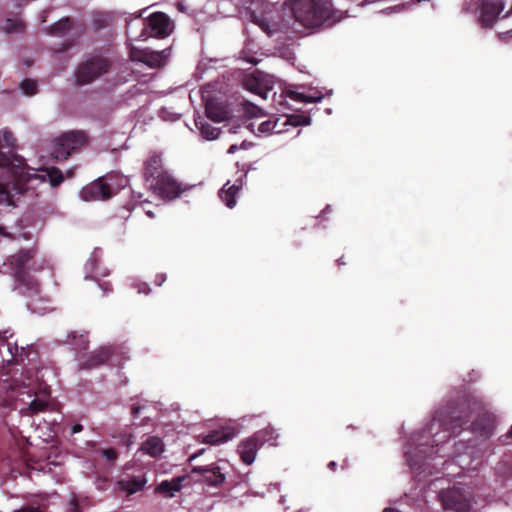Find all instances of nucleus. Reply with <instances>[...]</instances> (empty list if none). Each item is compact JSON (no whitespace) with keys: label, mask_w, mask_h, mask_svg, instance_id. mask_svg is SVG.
<instances>
[{"label":"nucleus","mask_w":512,"mask_h":512,"mask_svg":"<svg viewBox=\"0 0 512 512\" xmlns=\"http://www.w3.org/2000/svg\"><path fill=\"white\" fill-rule=\"evenodd\" d=\"M296 22L306 28L318 27L332 18V7L324 0H289Z\"/></svg>","instance_id":"3"},{"label":"nucleus","mask_w":512,"mask_h":512,"mask_svg":"<svg viewBox=\"0 0 512 512\" xmlns=\"http://www.w3.org/2000/svg\"><path fill=\"white\" fill-rule=\"evenodd\" d=\"M86 143L87 135L83 131L63 133L52 142L51 155L58 161L66 160Z\"/></svg>","instance_id":"5"},{"label":"nucleus","mask_w":512,"mask_h":512,"mask_svg":"<svg viewBox=\"0 0 512 512\" xmlns=\"http://www.w3.org/2000/svg\"><path fill=\"white\" fill-rule=\"evenodd\" d=\"M46 177L52 187L59 186L64 181V175L62 171L57 167L47 168L45 170Z\"/></svg>","instance_id":"27"},{"label":"nucleus","mask_w":512,"mask_h":512,"mask_svg":"<svg viewBox=\"0 0 512 512\" xmlns=\"http://www.w3.org/2000/svg\"><path fill=\"white\" fill-rule=\"evenodd\" d=\"M235 436V432L230 428H222L219 430L210 431L204 436L203 442L211 445H218L225 443Z\"/></svg>","instance_id":"18"},{"label":"nucleus","mask_w":512,"mask_h":512,"mask_svg":"<svg viewBox=\"0 0 512 512\" xmlns=\"http://www.w3.org/2000/svg\"><path fill=\"white\" fill-rule=\"evenodd\" d=\"M337 264H338V266L346 264V261L344 260L343 256L337 259Z\"/></svg>","instance_id":"50"},{"label":"nucleus","mask_w":512,"mask_h":512,"mask_svg":"<svg viewBox=\"0 0 512 512\" xmlns=\"http://www.w3.org/2000/svg\"><path fill=\"white\" fill-rule=\"evenodd\" d=\"M0 197L6 198V199L9 197V193H8L6 187H4L3 185H0Z\"/></svg>","instance_id":"42"},{"label":"nucleus","mask_w":512,"mask_h":512,"mask_svg":"<svg viewBox=\"0 0 512 512\" xmlns=\"http://www.w3.org/2000/svg\"><path fill=\"white\" fill-rule=\"evenodd\" d=\"M252 109L255 111V112L252 113L253 117L258 116V112H261V109L256 107V106H252Z\"/></svg>","instance_id":"49"},{"label":"nucleus","mask_w":512,"mask_h":512,"mask_svg":"<svg viewBox=\"0 0 512 512\" xmlns=\"http://www.w3.org/2000/svg\"><path fill=\"white\" fill-rule=\"evenodd\" d=\"M112 66V61L102 55H90L80 62L75 70V83L84 86L93 83L107 74Z\"/></svg>","instance_id":"4"},{"label":"nucleus","mask_w":512,"mask_h":512,"mask_svg":"<svg viewBox=\"0 0 512 512\" xmlns=\"http://www.w3.org/2000/svg\"><path fill=\"white\" fill-rule=\"evenodd\" d=\"M72 45H73L72 42H66L63 44V47L58 50V52H64V51L68 50Z\"/></svg>","instance_id":"46"},{"label":"nucleus","mask_w":512,"mask_h":512,"mask_svg":"<svg viewBox=\"0 0 512 512\" xmlns=\"http://www.w3.org/2000/svg\"><path fill=\"white\" fill-rule=\"evenodd\" d=\"M441 501L445 509L456 512H466L469 509V501L460 489L452 488L443 491Z\"/></svg>","instance_id":"12"},{"label":"nucleus","mask_w":512,"mask_h":512,"mask_svg":"<svg viewBox=\"0 0 512 512\" xmlns=\"http://www.w3.org/2000/svg\"><path fill=\"white\" fill-rule=\"evenodd\" d=\"M205 113L208 119L217 123L226 121L230 117V111L226 105L213 98L206 101Z\"/></svg>","instance_id":"15"},{"label":"nucleus","mask_w":512,"mask_h":512,"mask_svg":"<svg viewBox=\"0 0 512 512\" xmlns=\"http://www.w3.org/2000/svg\"><path fill=\"white\" fill-rule=\"evenodd\" d=\"M203 451H204V450L202 449V450H200L198 453L193 454L192 456H190L189 460H190V461H192L193 459H195L196 457H198L200 454H202V453H203Z\"/></svg>","instance_id":"51"},{"label":"nucleus","mask_w":512,"mask_h":512,"mask_svg":"<svg viewBox=\"0 0 512 512\" xmlns=\"http://www.w3.org/2000/svg\"><path fill=\"white\" fill-rule=\"evenodd\" d=\"M258 25L268 36H273L278 32H284L287 29V26L282 22L274 21L268 18L261 19L258 22Z\"/></svg>","instance_id":"23"},{"label":"nucleus","mask_w":512,"mask_h":512,"mask_svg":"<svg viewBox=\"0 0 512 512\" xmlns=\"http://www.w3.org/2000/svg\"><path fill=\"white\" fill-rule=\"evenodd\" d=\"M294 117H291V118H287L283 123H281V126L278 124L276 126V129H282V126L288 124V122H290Z\"/></svg>","instance_id":"47"},{"label":"nucleus","mask_w":512,"mask_h":512,"mask_svg":"<svg viewBox=\"0 0 512 512\" xmlns=\"http://www.w3.org/2000/svg\"><path fill=\"white\" fill-rule=\"evenodd\" d=\"M256 82H257V81H256V79H255V78H250V79H247V80H246L245 85H246V87H247L249 90L254 91V92H256L257 94H259V95H261V96H262V93L256 89V86H257V83H256ZM263 97H265V96L263 95Z\"/></svg>","instance_id":"36"},{"label":"nucleus","mask_w":512,"mask_h":512,"mask_svg":"<svg viewBox=\"0 0 512 512\" xmlns=\"http://www.w3.org/2000/svg\"><path fill=\"white\" fill-rule=\"evenodd\" d=\"M280 119L276 120H266L259 124L258 131L262 134H279L282 132V129H276V126L278 125V122Z\"/></svg>","instance_id":"28"},{"label":"nucleus","mask_w":512,"mask_h":512,"mask_svg":"<svg viewBox=\"0 0 512 512\" xmlns=\"http://www.w3.org/2000/svg\"><path fill=\"white\" fill-rule=\"evenodd\" d=\"M139 292L140 293H144V294H148L150 292V288L148 287L147 284L143 283V284H140L139 285Z\"/></svg>","instance_id":"41"},{"label":"nucleus","mask_w":512,"mask_h":512,"mask_svg":"<svg viewBox=\"0 0 512 512\" xmlns=\"http://www.w3.org/2000/svg\"><path fill=\"white\" fill-rule=\"evenodd\" d=\"M23 28H24V25L21 21H17V20L14 21L12 19H7L5 26H4V29L9 33L22 31Z\"/></svg>","instance_id":"32"},{"label":"nucleus","mask_w":512,"mask_h":512,"mask_svg":"<svg viewBox=\"0 0 512 512\" xmlns=\"http://www.w3.org/2000/svg\"><path fill=\"white\" fill-rule=\"evenodd\" d=\"M126 359L122 347L119 345H104L88 355L85 361L79 364L80 369H93L111 361L113 365H120Z\"/></svg>","instance_id":"6"},{"label":"nucleus","mask_w":512,"mask_h":512,"mask_svg":"<svg viewBox=\"0 0 512 512\" xmlns=\"http://www.w3.org/2000/svg\"><path fill=\"white\" fill-rule=\"evenodd\" d=\"M195 125L200 130L201 135L207 140H214L220 134V129L212 126L203 117L195 119Z\"/></svg>","instance_id":"22"},{"label":"nucleus","mask_w":512,"mask_h":512,"mask_svg":"<svg viewBox=\"0 0 512 512\" xmlns=\"http://www.w3.org/2000/svg\"><path fill=\"white\" fill-rule=\"evenodd\" d=\"M48 407V400L44 398H34L29 404L31 413H38L45 411Z\"/></svg>","instance_id":"30"},{"label":"nucleus","mask_w":512,"mask_h":512,"mask_svg":"<svg viewBox=\"0 0 512 512\" xmlns=\"http://www.w3.org/2000/svg\"><path fill=\"white\" fill-rule=\"evenodd\" d=\"M14 512H44V509L40 505H25L22 508L15 510Z\"/></svg>","instance_id":"35"},{"label":"nucleus","mask_w":512,"mask_h":512,"mask_svg":"<svg viewBox=\"0 0 512 512\" xmlns=\"http://www.w3.org/2000/svg\"><path fill=\"white\" fill-rule=\"evenodd\" d=\"M149 189L163 200H173L185 192L188 187L178 182L169 172L151 184Z\"/></svg>","instance_id":"7"},{"label":"nucleus","mask_w":512,"mask_h":512,"mask_svg":"<svg viewBox=\"0 0 512 512\" xmlns=\"http://www.w3.org/2000/svg\"><path fill=\"white\" fill-rule=\"evenodd\" d=\"M36 249H20L18 252L7 258L6 264L20 288H24L23 293L27 296H34L40 293L39 282L30 275L29 270L40 271L42 265L37 266L35 261Z\"/></svg>","instance_id":"2"},{"label":"nucleus","mask_w":512,"mask_h":512,"mask_svg":"<svg viewBox=\"0 0 512 512\" xmlns=\"http://www.w3.org/2000/svg\"><path fill=\"white\" fill-rule=\"evenodd\" d=\"M168 54L163 51H148L145 54V62L151 68H158L165 64Z\"/></svg>","instance_id":"24"},{"label":"nucleus","mask_w":512,"mask_h":512,"mask_svg":"<svg viewBox=\"0 0 512 512\" xmlns=\"http://www.w3.org/2000/svg\"><path fill=\"white\" fill-rule=\"evenodd\" d=\"M255 434H262L259 437L260 439H258L262 443V445L264 443H270L271 445H275V442L279 436L276 430L271 426L261 429L257 431Z\"/></svg>","instance_id":"26"},{"label":"nucleus","mask_w":512,"mask_h":512,"mask_svg":"<svg viewBox=\"0 0 512 512\" xmlns=\"http://www.w3.org/2000/svg\"><path fill=\"white\" fill-rule=\"evenodd\" d=\"M68 338L71 339V345L76 351H85L89 347V339L87 334H77L76 332H71L68 335Z\"/></svg>","instance_id":"25"},{"label":"nucleus","mask_w":512,"mask_h":512,"mask_svg":"<svg viewBox=\"0 0 512 512\" xmlns=\"http://www.w3.org/2000/svg\"><path fill=\"white\" fill-rule=\"evenodd\" d=\"M43 304L42 300H38L35 303L28 304V308L32 311V313L43 315L44 313L50 311L51 309L47 305H40Z\"/></svg>","instance_id":"33"},{"label":"nucleus","mask_w":512,"mask_h":512,"mask_svg":"<svg viewBox=\"0 0 512 512\" xmlns=\"http://www.w3.org/2000/svg\"><path fill=\"white\" fill-rule=\"evenodd\" d=\"M290 98L293 99V100H296V101H300V102H305V103H315V102H318L322 99L321 96L319 97H312V96H308L304 93H299V92H295V91H292L290 92Z\"/></svg>","instance_id":"31"},{"label":"nucleus","mask_w":512,"mask_h":512,"mask_svg":"<svg viewBox=\"0 0 512 512\" xmlns=\"http://www.w3.org/2000/svg\"><path fill=\"white\" fill-rule=\"evenodd\" d=\"M140 450L145 454L156 458L163 453L164 444L160 438L151 436L141 444Z\"/></svg>","instance_id":"20"},{"label":"nucleus","mask_w":512,"mask_h":512,"mask_svg":"<svg viewBox=\"0 0 512 512\" xmlns=\"http://www.w3.org/2000/svg\"><path fill=\"white\" fill-rule=\"evenodd\" d=\"M143 171L144 179L149 187L168 172L163 167L161 155L157 153H153L146 159L143 165Z\"/></svg>","instance_id":"11"},{"label":"nucleus","mask_w":512,"mask_h":512,"mask_svg":"<svg viewBox=\"0 0 512 512\" xmlns=\"http://www.w3.org/2000/svg\"><path fill=\"white\" fill-rule=\"evenodd\" d=\"M304 119L303 122H300V121H297V122H293V125L296 126V125H299L301 123H305V124H308V120H306V118L302 117Z\"/></svg>","instance_id":"53"},{"label":"nucleus","mask_w":512,"mask_h":512,"mask_svg":"<svg viewBox=\"0 0 512 512\" xmlns=\"http://www.w3.org/2000/svg\"><path fill=\"white\" fill-rule=\"evenodd\" d=\"M27 387L25 385H22L21 387H19L18 391H17V394L20 395V394H23L24 391H22V389H26Z\"/></svg>","instance_id":"55"},{"label":"nucleus","mask_w":512,"mask_h":512,"mask_svg":"<svg viewBox=\"0 0 512 512\" xmlns=\"http://www.w3.org/2000/svg\"><path fill=\"white\" fill-rule=\"evenodd\" d=\"M224 467L218 463H211L203 466H194L191 469L192 474H198L200 483L212 487H220L226 480V475L223 472Z\"/></svg>","instance_id":"8"},{"label":"nucleus","mask_w":512,"mask_h":512,"mask_svg":"<svg viewBox=\"0 0 512 512\" xmlns=\"http://www.w3.org/2000/svg\"><path fill=\"white\" fill-rule=\"evenodd\" d=\"M479 22L483 28H491L504 9L501 0H479Z\"/></svg>","instance_id":"10"},{"label":"nucleus","mask_w":512,"mask_h":512,"mask_svg":"<svg viewBox=\"0 0 512 512\" xmlns=\"http://www.w3.org/2000/svg\"><path fill=\"white\" fill-rule=\"evenodd\" d=\"M82 429H83V426H82L81 424H75V425H73V426H72V428H71V433H72V434L79 433V432H81V431H82Z\"/></svg>","instance_id":"43"},{"label":"nucleus","mask_w":512,"mask_h":512,"mask_svg":"<svg viewBox=\"0 0 512 512\" xmlns=\"http://www.w3.org/2000/svg\"><path fill=\"white\" fill-rule=\"evenodd\" d=\"M99 286L104 290V293L112 291V286L109 282H104L102 284H99Z\"/></svg>","instance_id":"40"},{"label":"nucleus","mask_w":512,"mask_h":512,"mask_svg":"<svg viewBox=\"0 0 512 512\" xmlns=\"http://www.w3.org/2000/svg\"><path fill=\"white\" fill-rule=\"evenodd\" d=\"M148 25L159 38L167 37L170 33V19L163 12L152 13L148 18Z\"/></svg>","instance_id":"14"},{"label":"nucleus","mask_w":512,"mask_h":512,"mask_svg":"<svg viewBox=\"0 0 512 512\" xmlns=\"http://www.w3.org/2000/svg\"><path fill=\"white\" fill-rule=\"evenodd\" d=\"M142 409H143V407L140 405H136V404L132 405L131 413H132L133 417H137L140 414Z\"/></svg>","instance_id":"39"},{"label":"nucleus","mask_w":512,"mask_h":512,"mask_svg":"<svg viewBox=\"0 0 512 512\" xmlns=\"http://www.w3.org/2000/svg\"><path fill=\"white\" fill-rule=\"evenodd\" d=\"M383 512H400V511L395 508H385Z\"/></svg>","instance_id":"52"},{"label":"nucleus","mask_w":512,"mask_h":512,"mask_svg":"<svg viewBox=\"0 0 512 512\" xmlns=\"http://www.w3.org/2000/svg\"><path fill=\"white\" fill-rule=\"evenodd\" d=\"M261 435L253 434L239 444L238 453L245 464L251 465L254 462L257 451L262 446V443L258 440Z\"/></svg>","instance_id":"13"},{"label":"nucleus","mask_w":512,"mask_h":512,"mask_svg":"<svg viewBox=\"0 0 512 512\" xmlns=\"http://www.w3.org/2000/svg\"><path fill=\"white\" fill-rule=\"evenodd\" d=\"M70 506H71V511L72 512H81L80 511V507H79V503H78V499L76 496H73L71 501H70Z\"/></svg>","instance_id":"38"},{"label":"nucleus","mask_w":512,"mask_h":512,"mask_svg":"<svg viewBox=\"0 0 512 512\" xmlns=\"http://www.w3.org/2000/svg\"><path fill=\"white\" fill-rule=\"evenodd\" d=\"M117 484L120 490L127 492L128 495H132L144 488L146 479L144 476H127L120 479Z\"/></svg>","instance_id":"17"},{"label":"nucleus","mask_w":512,"mask_h":512,"mask_svg":"<svg viewBox=\"0 0 512 512\" xmlns=\"http://www.w3.org/2000/svg\"><path fill=\"white\" fill-rule=\"evenodd\" d=\"M101 455L109 462L113 463L116 461L118 454L113 448H106L101 450Z\"/></svg>","instance_id":"34"},{"label":"nucleus","mask_w":512,"mask_h":512,"mask_svg":"<svg viewBox=\"0 0 512 512\" xmlns=\"http://www.w3.org/2000/svg\"><path fill=\"white\" fill-rule=\"evenodd\" d=\"M20 88L27 96H33L37 93V82L33 79H24L20 83Z\"/></svg>","instance_id":"29"},{"label":"nucleus","mask_w":512,"mask_h":512,"mask_svg":"<svg viewBox=\"0 0 512 512\" xmlns=\"http://www.w3.org/2000/svg\"><path fill=\"white\" fill-rule=\"evenodd\" d=\"M188 479V476H177L171 480H164L155 488V492L164 494L167 497H173L175 492H178L183 487V482Z\"/></svg>","instance_id":"16"},{"label":"nucleus","mask_w":512,"mask_h":512,"mask_svg":"<svg viewBox=\"0 0 512 512\" xmlns=\"http://www.w3.org/2000/svg\"><path fill=\"white\" fill-rule=\"evenodd\" d=\"M74 27V21L70 17H64L51 25L48 29V34L53 36H65Z\"/></svg>","instance_id":"21"},{"label":"nucleus","mask_w":512,"mask_h":512,"mask_svg":"<svg viewBox=\"0 0 512 512\" xmlns=\"http://www.w3.org/2000/svg\"><path fill=\"white\" fill-rule=\"evenodd\" d=\"M242 188L241 182L234 183L229 186L227 182L224 187L219 191V197L226 204L227 207L233 208L236 205V196Z\"/></svg>","instance_id":"19"},{"label":"nucleus","mask_w":512,"mask_h":512,"mask_svg":"<svg viewBox=\"0 0 512 512\" xmlns=\"http://www.w3.org/2000/svg\"><path fill=\"white\" fill-rule=\"evenodd\" d=\"M12 137V134L10 132H5L4 133V138L6 141H9V138Z\"/></svg>","instance_id":"54"},{"label":"nucleus","mask_w":512,"mask_h":512,"mask_svg":"<svg viewBox=\"0 0 512 512\" xmlns=\"http://www.w3.org/2000/svg\"><path fill=\"white\" fill-rule=\"evenodd\" d=\"M327 467L332 472H335L336 468H337V463L335 461H331V462L328 463Z\"/></svg>","instance_id":"45"},{"label":"nucleus","mask_w":512,"mask_h":512,"mask_svg":"<svg viewBox=\"0 0 512 512\" xmlns=\"http://www.w3.org/2000/svg\"><path fill=\"white\" fill-rule=\"evenodd\" d=\"M249 146V144H247L246 141H243L242 144L240 146H238L237 144H233L231 145L228 150H227V153L228 154H234L236 151H238L240 148H247Z\"/></svg>","instance_id":"37"},{"label":"nucleus","mask_w":512,"mask_h":512,"mask_svg":"<svg viewBox=\"0 0 512 512\" xmlns=\"http://www.w3.org/2000/svg\"><path fill=\"white\" fill-rule=\"evenodd\" d=\"M81 197L85 201L108 200L113 196L112 187L100 177L82 188Z\"/></svg>","instance_id":"9"},{"label":"nucleus","mask_w":512,"mask_h":512,"mask_svg":"<svg viewBox=\"0 0 512 512\" xmlns=\"http://www.w3.org/2000/svg\"><path fill=\"white\" fill-rule=\"evenodd\" d=\"M349 467V463H348V460L345 458L343 459L342 463H341V469H347Z\"/></svg>","instance_id":"48"},{"label":"nucleus","mask_w":512,"mask_h":512,"mask_svg":"<svg viewBox=\"0 0 512 512\" xmlns=\"http://www.w3.org/2000/svg\"><path fill=\"white\" fill-rule=\"evenodd\" d=\"M144 203H145V201H141V207H142L143 211L145 212V214H146L149 218H152V219H153V218L155 217L154 212H153V211H151V210H149V209H148V210H147V209H145V208L143 207V204H144Z\"/></svg>","instance_id":"44"},{"label":"nucleus","mask_w":512,"mask_h":512,"mask_svg":"<svg viewBox=\"0 0 512 512\" xmlns=\"http://www.w3.org/2000/svg\"><path fill=\"white\" fill-rule=\"evenodd\" d=\"M477 413L472 422V430L482 437H490L495 428V416L486 409V404L481 398L468 395L457 402H449L445 407L437 410L432 421V426L438 425L451 435H458L464 425L468 424L472 414Z\"/></svg>","instance_id":"1"},{"label":"nucleus","mask_w":512,"mask_h":512,"mask_svg":"<svg viewBox=\"0 0 512 512\" xmlns=\"http://www.w3.org/2000/svg\"><path fill=\"white\" fill-rule=\"evenodd\" d=\"M0 235L6 236L5 229L0 226Z\"/></svg>","instance_id":"56"}]
</instances>
